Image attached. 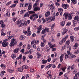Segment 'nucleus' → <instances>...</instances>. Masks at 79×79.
Wrapping results in <instances>:
<instances>
[{
  "label": "nucleus",
  "mask_w": 79,
  "mask_h": 79,
  "mask_svg": "<svg viewBox=\"0 0 79 79\" xmlns=\"http://www.w3.org/2000/svg\"><path fill=\"white\" fill-rule=\"evenodd\" d=\"M27 53H29V54H31V52H30V51H27V52H26L24 53V55H26Z\"/></svg>",
  "instance_id": "nucleus-50"
},
{
  "label": "nucleus",
  "mask_w": 79,
  "mask_h": 79,
  "mask_svg": "<svg viewBox=\"0 0 79 79\" xmlns=\"http://www.w3.org/2000/svg\"><path fill=\"white\" fill-rule=\"evenodd\" d=\"M35 12L34 11H29L25 14L24 16V17H27L28 18L29 17V14H32V13H34Z\"/></svg>",
  "instance_id": "nucleus-6"
},
{
  "label": "nucleus",
  "mask_w": 79,
  "mask_h": 79,
  "mask_svg": "<svg viewBox=\"0 0 79 79\" xmlns=\"http://www.w3.org/2000/svg\"><path fill=\"white\" fill-rule=\"evenodd\" d=\"M16 23L17 25H18L19 27H22V26H27L26 22H25L23 23H22V22H19V20H18L17 21Z\"/></svg>",
  "instance_id": "nucleus-4"
},
{
  "label": "nucleus",
  "mask_w": 79,
  "mask_h": 79,
  "mask_svg": "<svg viewBox=\"0 0 79 79\" xmlns=\"http://www.w3.org/2000/svg\"><path fill=\"white\" fill-rule=\"evenodd\" d=\"M74 15V12H72L71 13L65 12L63 16L65 17V19L68 17V20H70L73 19V16Z\"/></svg>",
  "instance_id": "nucleus-2"
},
{
  "label": "nucleus",
  "mask_w": 79,
  "mask_h": 79,
  "mask_svg": "<svg viewBox=\"0 0 79 79\" xmlns=\"http://www.w3.org/2000/svg\"><path fill=\"white\" fill-rule=\"evenodd\" d=\"M64 57V54H62L60 57V61L62 62L63 60V58Z\"/></svg>",
  "instance_id": "nucleus-15"
},
{
  "label": "nucleus",
  "mask_w": 79,
  "mask_h": 79,
  "mask_svg": "<svg viewBox=\"0 0 79 79\" xmlns=\"http://www.w3.org/2000/svg\"><path fill=\"white\" fill-rule=\"evenodd\" d=\"M31 46L30 44H28L27 45V48H28V49H29H29L31 48Z\"/></svg>",
  "instance_id": "nucleus-52"
},
{
  "label": "nucleus",
  "mask_w": 79,
  "mask_h": 79,
  "mask_svg": "<svg viewBox=\"0 0 79 79\" xmlns=\"http://www.w3.org/2000/svg\"><path fill=\"white\" fill-rule=\"evenodd\" d=\"M20 49H21V48H19L15 49L13 50V52L14 53H15V54H16V53H17L18 52H19Z\"/></svg>",
  "instance_id": "nucleus-7"
},
{
  "label": "nucleus",
  "mask_w": 79,
  "mask_h": 79,
  "mask_svg": "<svg viewBox=\"0 0 79 79\" xmlns=\"http://www.w3.org/2000/svg\"><path fill=\"white\" fill-rule=\"evenodd\" d=\"M45 30L46 31H47L48 32V31H49V28H45Z\"/></svg>",
  "instance_id": "nucleus-60"
},
{
  "label": "nucleus",
  "mask_w": 79,
  "mask_h": 79,
  "mask_svg": "<svg viewBox=\"0 0 79 79\" xmlns=\"http://www.w3.org/2000/svg\"><path fill=\"white\" fill-rule=\"evenodd\" d=\"M40 75H38L36 76L35 78L36 79H39V78H40Z\"/></svg>",
  "instance_id": "nucleus-44"
},
{
  "label": "nucleus",
  "mask_w": 79,
  "mask_h": 79,
  "mask_svg": "<svg viewBox=\"0 0 79 79\" xmlns=\"http://www.w3.org/2000/svg\"><path fill=\"white\" fill-rule=\"evenodd\" d=\"M51 58L49 57L48 58V59L46 60H47V61H48V62H50V61H51Z\"/></svg>",
  "instance_id": "nucleus-47"
},
{
  "label": "nucleus",
  "mask_w": 79,
  "mask_h": 79,
  "mask_svg": "<svg viewBox=\"0 0 79 79\" xmlns=\"http://www.w3.org/2000/svg\"><path fill=\"white\" fill-rule=\"evenodd\" d=\"M77 70L76 69H75L73 72V74H76V73L77 72Z\"/></svg>",
  "instance_id": "nucleus-51"
},
{
  "label": "nucleus",
  "mask_w": 79,
  "mask_h": 79,
  "mask_svg": "<svg viewBox=\"0 0 79 79\" xmlns=\"http://www.w3.org/2000/svg\"><path fill=\"white\" fill-rule=\"evenodd\" d=\"M55 23H53L52 24L51 26V29H53L54 27H55Z\"/></svg>",
  "instance_id": "nucleus-36"
},
{
  "label": "nucleus",
  "mask_w": 79,
  "mask_h": 79,
  "mask_svg": "<svg viewBox=\"0 0 79 79\" xmlns=\"http://www.w3.org/2000/svg\"><path fill=\"white\" fill-rule=\"evenodd\" d=\"M36 55L37 57L38 58H40V56H41V54H40L39 52H37L36 53Z\"/></svg>",
  "instance_id": "nucleus-24"
},
{
  "label": "nucleus",
  "mask_w": 79,
  "mask_h": 79,
  "mask_svg": "<svg viewBox=\"0 0 79 79\" xmlns=\"http://www.w3.org/2000/svg\"><path fill=\"white\" fill-rule=\"evenodd\" d=\"M54 16H55V15H54V16L52 15L51 17L50 18L45 19L43 21V23H45V22L47 21H48V22H49V23H51L52 21H54V20L55 19V18L54 17Z\"/></svg>",
  "instance_id": "nucleus-3"
},
{
  "label": "nucleus",
  "mask_w": 79,
  "mask_h": 79,
  "mask_svg": "<svg viewBox=\"0 0 79 79\" xmlns=\"http://www.w3.org/2000/svg\"><path fill=\"white\" fill-rule=\"evenodd\" d=\"M20 40H23L24 39H26V36L24 35H21V37L20 38Z\"/></svg>",
  "instance_id": "nucleus-20"
},
{
  "label": "nucleus",
  "mask_w": 79,
  "mask_h": 79,
  "mask_svg": "<svg viewBox=\"0 0 79 79\" xmlns=\"http://www.w3.org/2000/svg\"><path fill=\"white\" fill-rule=\"evenodd\" d=\"M48 45L50 48H53V47H55V44L52 45V43L50 42H49L48 43Z\"/></svg>",
  "instance_id": "nucleus-14"
},
{
  "label": "nucleus",
  "mask_w": 79,
  "mask_h": 79,
  "mask_svg": "<svg viewBox=\"0 0 79 79\" xmlns=\"http://www.w3.org/2000/svg\"><path fill=\"white\" fill-rule=\"evenodd\" d=\"M12 58L13 60H15V58H16V55L15 54H13L12 55Z\"/></svg>",
  "instance_id": "nucleus-33"
},
{
  "label": "nucleus",
  "mask_w": 79,
  "mask_h": 79,
  "mask_svg": "<svg viewBox=\"0 0 79 79\" xmlns=\"http://www.w3.org/2000/svg\"><path fill=\"white\" fill-rule=\"evenodd\" d=\"M6 35V34L5 33H4L3 32H2V33H1V35L2 36H5Z\"/></svg>",
  "instance_id": "nucleus-62"
},
{
  "label": "nucleus",
  "mask_w": 79,
  "mask_h": 79,
  "mask_svg": "<svg viewBox=\"0 0 79 79\" xmlns=\"http://www.w3.org/2000/svg\"><path fill=\"white\" fill-rule=\"evenodd\" d=\"M32 9V4L31 3H29V6H28V8L27 9L28 11H29V10H31Z\"/></svg>",
  "instance_id": "nucleus-17"
},
{
  "label": "nucleus",
  "mask_w": 79,
  "mask_h": 79,
  "mask_svg": "<svg viewBox=\"0 0 79 79\" xmlns=\"http://www.w3.org/2000/svg\"><path fill=\"white\" fill-rule=\"evenodd\" d=\"M26 10H22L20 11V14H23V13H24L25 11H26Z\"/></svg>",
  "instance_id": "nucleus-35"
},
{
  "label": "nucleus",
  "mask_w": 79,
  "mask_h": 79,
  "mask_svg": "<svg viewBox=\"0 0 79 79\" xmlns=\"http://www.w3.org/2000/svg\"><path fill=\"white\" fill-rule=\"evenodd\" d=\"M0 66L1 68H4V69L6 68V66H5V64H1L0 65Z\"/></svg>",
  "instance_id": "nucleus-25"
},
{
  "label": "nucleus",
  "mask_w": 79,
  "mask_h": 79,
  "mask_svg": "<svg viewBox=\"0 0 79 79\" xmlns=\"http://www.w3.org/2000/svg\"><path fill=\"white\" fill-rule=\"evenodd\" d=\"M10 13L7 12L4 15V16L5 18H8L10 17Z\"/></svg>",
  "instance_id": "nucleus-13"
},
{
  "label": "nucleus",
  "mask_w": 79,
  "mask_h": 79,
  "mask_svg": "<svg viewBox=\"0 0 79 79\" xmlns=\"http://www.w3.org/2000/svg\"><path fill=\"white\" fill-rule=\"evenodd\" d=\"M70 39L71 40L72 42H73V41H74V36L73 35L70 36Z\"/></svg>",
  "instance_id": "nucleus-23"
},
{
  "label": "nucleus",
  "mask_w": 79,
  "mask_h": 79,
  "mask_svg": "<svg viewBox=\"0 0 79 79\" xmlns=\"http://www.w3.org/2000/svg\"><path fill=\"white\" fill-rule=\"evenodd\" d=\"M27 36H30V35H31V33L32 32L31 31V29L30 27H28L27 28Z\"/></svg>",
  "instance_id": "nucleus-9"
},
{
  "label": "nucleus",
  "mask_w": 79,
  "mask_h": 79,
  "mask_svg": "<svg viewBox=\"0 0 79 79\" xmlns=\"http://www.w3.org/2000/svg\"><path fill=\"white\" fill-rule=\"evenodd\" d=\"M75 21H76V20H73V24L74 26H75V25H76V22Z\"/></svg>",
  "instance_id": "nucleus-55"
},
{
  "label": "nucleus",
  "mask_w": 79,
  "mask_h": 79,
  "mask_svg": "<svg viewBox=\"0 0 79 79\" xmlns=\"http://www.w3.org/2000/svg\"><path fill=\"white\" fill-rule=\"evenodd\" d=\"M65 44L66 45H69V44H70V40H67Z\"/></svg>",
  "instance_id": "nucleus-31"
},
{
  "label": "nucleus",
  "mask_w": 79,
  "mask_h": 79,
  "mask_svg": "<svg viewBox=\"0 0 79 79\" xmlns=\"http://www.w3.org/2000/svg\"><path fill=\"white\" fill-rule=\"evenodd\" d=\"M71 24V22H69L67 23L66 26H69Z\"/></svg>",
  "instance_id": "nucleus-41"
},
{
  "label": "nucleus",
  "mask_w": 79,
  "mask_h": 79,
  "mask_svg": "<svg viewBox=\"0 0 79 79\" xmlns=\"http://www.w3.org/2000/svg\"><path fill=\"white\" fill-rule=\"evenodd\" d=\"M52 64H50L47 66V68H48V69L50 68H51V67H52Z\"/></svg>",
  "instance_id": "nucleus-43"
},
{
  "label": "nucleus",
  "mask_w": 79,
  "mask_h": 79,
  "mask_svg": "<svg viewBox=\"0 0 79 79\" xmlns=\"http://www.w3.org/2000/svg\"><path fill=\"white\" fill-rule=\"evenodd\" d=\"M32 47L33 48H34V49L35 50H36L37 49V47H36V44H34L33 46H32Z\"/></svg>",
  "instance_id": "nucleus-40"
},
{
  "label": "nucleus",
  "mask_w": 79,
  "mask_h": 79,
  "mask_svg": "<svg viewBox=\"0 0 79 79\" xmlns=\"http://www.w3.org/2000/svg\"><path fill=\"white\" fill-rule=\"evenodd\" d=\"M15 6H16V4H13L12 6H10V8H14V7H15Z\"/></svg>",
  "instance_id": "nucleus-54"
},
{
  "label": "nucleus",
  "mask_w": 79,
  "mask_h": 79,
  "mask_svg": "<svg viewBox=\"0 0 79 79\" xmlns=\"http://www.w3.org/2000/svg\"><path fill=\"white\" fill-rule=\"evenodd\" d=\"M40 46L41 47H44L45 46V44L44 42H42L41 43Z\"/></svg>",
  "instance_id": "nucleus-30"
},
{
  "label": "nucleus",
  "mask_w": 79,
  "mask_h": 79,
  "mask_svg": "<svg viewBox=\"0 0 79 79\" xmlns=\"http://www.w3.org/2000/svg\"><path fill=\"white\" fill-rule=\"evenodd\" d=\"M33 21L35 20L36 19H37L39 18V15H38L34 14H33Z\"/></svg>",
  "instance_id": "nucleus-10"
},
{
  "label": "nucleus",
  "mask_w": 79,
  "mask_h": 79,
  "mask_svg": "<svg viewBox=\"0 0 79 79\" xmlns=\"http://www.w3.org/2000/svg\"><path fill=\"white\" fill-rule=\"evenodd\" d=\"M7 38L6 39H7L8 40H10L11 39V37L10 36H9L7 37Z\"/></svg>",
  "instance_id": "nucleus-57"
},
{
  "label": "nucleus",
  "mask_w": 79,
  "mask_h": 79,
  "mask_svg": "<svg viewBox=\"0 0 79 79\" xmlns=\"http://www.w3.org/2000/svg\"><path fill=\"white\" fill-rule=\"evenodd\" d=\"M47 62V60L44 59L42 60V63H43V64H46Z\"/></svg>",
  "instance_id": "nucleus-27"
},
{
  "label": "nucleus",
  "mask_w": 79,
  "mask_h": 79,
  "mask_svg": "<svg viewBox=\"0 0 79 79\" xmlns=\"http://www.w3.org/2000/svg\"><path fill=\"white\" fill-rule=\"evenodd\" d=\"M26 57L25 56H23V61H26Z\"/></svg>",
  "instance_id": "nucleus-59"
},
{
  "label": "nucleus",
  "mask_w": 79,
  "mask_h": 79,
  "mask_svg": "<svg viewBox=\"0 0 79 79\" xmlns=\"http://www.w3.org/2000/svg\"><path fill=\"white\" fill-rule=\"evenodd\" d=\"M39 41L38 40H34V43H35V44H38V43H39Z\"/></svg>",
  "instance_id": "nucleus-37"
},
{
  "label": "nucleus",
  "mask_w": 79,
  "mask_h": 79,
  "mask_svg": "<svg viewBox=\"0 0 79 79\" xmlns=\"http://www.w3.org/2000/svg\"><path fill=\"white\" fill-rule=\"evenodd\" d=\"M74 19L75 21H77V23H79V16L78 15L76 16L75 17H74Z\"/></svg>",
  "instance_id": "nucleus-12"
},
{
  "label": "nucleus",
  "mask_w": 79,
  "mask_h": 79,
  "mask_svg": "<svg viewBox=\"0 0 79 79\" xmlns=\"http://www.w3.org/2000/svg\"><path fill=\"white\" fill-rule=\"evenodd\" d=\"M28 57L31 60H32V59L33 58V56H32L31 55H29Z\"/></svg>",
  "instance_id": "nucleus-38"
},
{
  "label": "nucleus",
  "mask_w": 79,
  "mask_h": 79,
  "mask_svg": "<svg viewBox=\"0 0 79 79\" xmlns=\"http://www.w3.org/2000/svg\"><path fill=\"white\" fill-rule=\"evenodd\" d=\"M66 39H65V38H64L62 40H61V41L62 42H65L66 41Z\"/></svg>",
  "instance_id": "nucleus-61"
},
{
  "label": "nucleus",
  "mask_w": 79,
  "mask_h": 79,
  "mask_svg": "<svg viewBox=\"0 0 79 79\" xmlns=\"http://www.w3.org/2000/svg\"><path fill=\"white\" fill-rule=\"evenodd\" d=\"M79 53V49L77 51H75L74 52V53H75L76 54H78Z\"/></svg>",
  "instance_id": "nucleus-53"
},
{
  "label": "nucleus",
  "mask_w": 79,
  "mask_h": 79,
  "mask_svg": "<svg viewBox=\"0 0 79 79\" xmlns=\"http://www.w3.org/2000/svg\"><path fill=\"white\" fill-rule=\"evenodd\" d=\"M78 46H79V44L77 43H76L73 46V47L75 49H76L78 47Z\"/></svg>",
  "instance_id": "nucleus-21"
},
{
  "label": "nucleus",
  "mask_w": 79,
  "mask_h": 79,
  "mask_svg": "<svg viewBox=\"0 0 79 79\" xmlns=\"http://www.w3.org/2000/svg\"><path fill=\"white\" fill-rule=\"evenodd\" d=\"M62 7L64 8V9L66 10L68 9V5H67V4H63Z\"/></svg>",
  "instance_id": "nucleus-16"
},
{
  "label": "nucleus",
  "mask_w": 79,
  "mask_h": 79,
  "mask_svg": "<svg viewBox=\"0 0 79 79\" xmlns=\"http://www.w3.org/2000/svg\"><path fill=\"white\" fill-rule=\"evenodd\" d=\"M17 43L16 39L14 38L12 39L11 40V42L10 44V47H14Z\"/></svg>",
  "instance_id": "nucleus-5"
},
{
  "label": "nucleus",
  "mask_w": 79,
  "mask_h": 79,
  "mask_svg": "<svg viewBox=\"0 0 79 79\" xmlns=\"http://www.w3.org/2000/svg\"><path fill=\"white\" fill-rule=\"evenodd\" d=\"M75 62L76 63H78V62H79V58H78L77 59H76L75 60Z\"/></svg>",
  "instance_id": "nucleus-63"
},
{
  "label": "nucleus",
  "mask_w": 79,
  "mask_h": 79,
  "mask_svg": "<svg viewBox=\"0 0 79 79\" xmlns=\"http://www.w3.org/2000/svg\"><path fill=\"white\" fill-rule=\"evenodd\" d=\"M8 45V43H3V44H2V47H6Z\"/></svg>",
  "instance_id": "nucleus-22"
},
{
  "label": "nucleus",
  "mask_w": 79,
  "mask_h": 79,
  "mask_svg": "<svg viewBox=\"0 0 79 79\" xmlns=\"http://www.w3.org/2000/svg\"><path fill=\"white\" fill-rule=\"evenodd\" d=\"M11 32V31H8L7 33V35H11V34L10 33Z\"/></svg>",
  "instance_id": "nucleus-39"
},
{
  "label": "nucleus",
  "mask_w": 79,
  "mask_h": 79,
  "mask_svg": "<svg viewBox=\"0 0 79 79\" xmlns=\"http://www.w3.org/2000/svg\"><path fill=\"white\" fill-rule=\"evenodd\" d=\"M64 76L65 77L64 79H68L67 76V73H65L64 75Z\"/></svg>",
  "instance_id": "nucleus-56"
},
{
  "label": "nucleus",
  "mask_w": 79,
  "mask_h": 79,
  "mask_svg": "<svg viewBox=\"0 0 79 79\" xmlns=\"http://www.w3.org/2000/svg\"><path fill=\"white\" fill-rule=\"evenodd\" d=\"M37 29L38 33L39 34V33H40V31H41L42 30V25H41L39 26L38 28Z\"/></svg>",
  "instance_id": "nucleus-11"
},
{
  "label": "nucleus",
  "mask_w": 79,
  "mask_h": 79,
  "mask_svg": "<svg viewBox=\"0 0 79 79\" xmlns=\"http://www.w3.org/2000/svg\"><path fill=\"white\" fill-rule=\"evenodd\" d=\"M18 71H19V72H22L23 71V69L21 68H19L17 69Z\"/></svg>",
  "instance_id": "nucleus-26"
},
{
  "label": "nucleus",
  "mask_w": 79,
  "mask_h": 79,
  "mask_svg": "<svg viewBox=\"0 0 79 79\" xmlns=\"http://www.w3.org/2000/svg\"><path fill=\"white\" fill-rule=\"evenodd\" d=\"M71 1L74 4H76L77 3V0H71Z\"/></svg>",
  "instance_id": "nucleus-34"
},
{
  "label": "nucleus",
  "mask_w": 79,
  "mask_h": 79,
  "mask_svg": "<svg viewBox=\"0 0 79 79\" xmlns=\"http://www.w3.org/2000/svg\"><path fill=\"white\" fill-rule=\"evenodd\" d=\"M74 30L75 31H77L79 30V27H75L74 28Z\"/></svg>",
  "instance_id": "nucleus-42"
},
{
  "label": "nucleus",
  "mask_w": 79,
  "mask_h": 79,
  "mask_svg": "<svg viewBox=\"0 0 79 79\" xmlns=\"http://www.w3.org/2000/svg\"><path fill=\"white\" fill-rule=\"evenodd\" d=\"M45 33H46V31H45V30L44 29L42 30V34H45Z\"/></svg>",
  "instance_id": "nucleus-46"
},
{
  "label": "nucleus",
  "mask_w": 79,
  "mask_h": 79,
  "mask_svg": "<svg viewBox=\"0 0 79 79\" xmlns=\"http://www.w3.org/2000/svg\"><path fill=\"white\" fill-rule=\"evenodd\" d=\"M67 54H66L65 53H64L65 58V59L68 58H75L76 56L75 55H73V54H71L70 51L71 50V47L69 45L67 47Z\"/></svg>",
  "instance_id": "nucleus-1"
},
{
  "label": "nucleus",
  "mask_w": 79,
  "mask_h": 79,
  "mask_svg": "<svg viewBox=\"0 0 79 79\" xmlns=\"http://www.w3.org/2000/svg\"><path fill=\"white\" fill-rule=\"evenodd\" d=\"M9 72H10V73H14V70H12V69H9Z\"/></svg>",
  "instance_id": "nucleus-49"
},
{
  "label": "nucleus",
  "mask_w": 79,
  "mask_h": 79,
  "mask_svg": "<svg viewBox=\"0 0 79 79\" xmlns=\"http://www.w3.org/2000/svg\"><path fill=\"white\" fill-rule=\"evenodd\" d=\"M22 68H23L24 69H28V66L27 65H23L22 66Z\"/></svg>",
  "instance_id": "nucleus-28"
},
{
  "label": "nucleus",
  "mask_w": 79,
  "mask_h": 79,
  "mask_svg": "<svg viewBox=\"0 0 79 79\" xmlns=\"http://www.w3.org/2000/svg\"><path fill=\"white\" fill-rule=\"evenodd\" d=\"M62 30L64 32H65L66 33L68 31V30L66 29V28H63L62 29Z\"/></svg>",
  "instance_id": "nucleus-29"
},
{
  "label": "nucleus",
  "mask_w": 79,
  "mask_h": 79,
  "mask_svg": "<svg viewBox=\"0 0 79 79\" xmlns=\"http://www.w3.org/2000/svg\"><path fill=\"white\" fill-rule=\"evenodd\" d=\"M58 10L59 11H60V12L61 11H63V10L62 8H58Z\"/></svg>",
  "instance_id": "nucleus-48"
},
{
  "label": "nucleus",
  "mask_w": 79,
  "mask_h": 79,
  "mask_svg": "<svg viewBox=\"0 0 79 79\" xmlns=\"http://www.w3.org/2000/svg\"><path fill=\"white\" fill-rule=\"evenodd\" d=\"M50 15V11H48L46 12L45 13V17H47V16H49Z\"/></svg>",
  "instance_id": "nucleus-18"
},
{
  "label": "nucleus",
  "mask_w": 79,
  "mask_h": 79,
  "mask_svg": "<svg viewBox=\"0 0 79 79\" xmlns=\"http://www.w3.org/2000/svg\"><path fill=\"white\" fill-rule=\"evenodd\" d=\"M56 5L57 6H60V3L56 2Z\"/></svg>",
  "instance_id": "nucleus-64"
},
{
  "label": "nucleus",
  "mask_w": 79,
  "mask_h": 79,
  "mask_svg": "<svg viewBox=\"0 0 79 79\" xmlns=\"http://www.w3.org/2000/svg\"><path fill=\"white\" fill-rule=\"evenodd\" d=\"M65 23V22L64 21L60 23V26H64V24Z\"/></svg>",
  "instance_id": "nucleus-32"
},
{
  "label": "nucleus",
  "mask_w": 79,
  "mask_h": 79,
  "mask_svg": "<svg viewBox=\"0 0 79 79\" xmlns=\"http://www.w3.org/2000/svg\"><path fill=\"white\" fill-rule=\"evenodd\" d=\"M0 24H1V26L2 28H3L5 27V25L3 22V21L1 20L0 21Z\"/></svg>",
  "instance_id": "nucleus-8"
},
{
  "label": "nucleus",
  "mask_w": 79,
  "mask_h": 79,
  "mask_svg": "<svg viewBox=\"0 0 79 79\" xmlns=\"http://www.w3.org/2000/svg\"><path fill=\"white\" fill-rule=\"evenodd\" d=\"M46 50L47 51H48V52H49V51H50V48L48 47H46Z\"/></svg>",
  "instance_id": "nucleus-58"
},
{
  "label": "nucleus",
  "mask_w": 79,
  "mask_h": 79,
  "mask_svg": "<svg viewBox=\"0 0 79 79\" xmlns=\"http://www.w3.org/2000/svg\"><path fill=\"white\" fill-rule=\"evenodd\" d=\"M40 10V7H36L34 9V11H37L39 10Z\"/></svg>",
  "instance_id": "nucleus-19"
},
{
  "label": "nucleus",
  "mask_w": 79,
  "mask_h": 79,
  "mask_svg": "<svg viewBox=\"0 0 79 79\" xmlns=\"http://www.w3.org/2000/svg\"><path fill=\"white\" fill-rule=\"evenodd\" d=\"M8 39H5L3 41V43H8Z\"/></svg>",
  "instance_id": "nucleus-45"
}]
</instances>
